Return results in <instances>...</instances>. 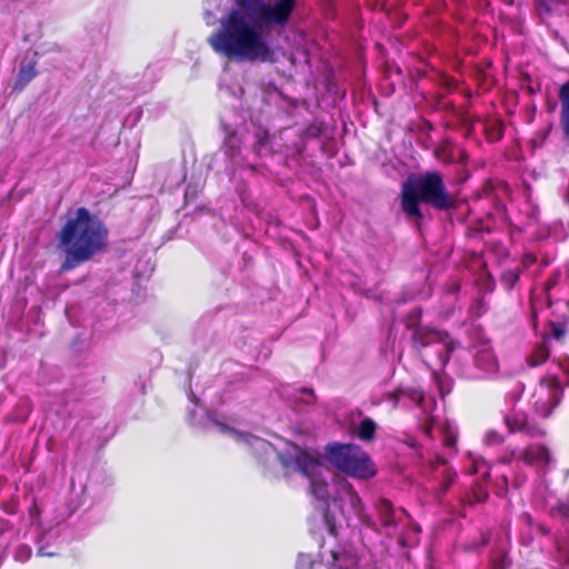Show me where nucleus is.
<instances>
[{"instance_id": "f257e3e1", "label": "nucleus", "mask_w": 569, "mask_h": 569, "mask_svg": "<svg viewBox=\"0 0 569 569\" xmlns=\"http://www.w3.org/2000/svg\"><path fill=\"white\" fill-rule=\"evenodd\" d=\"M220 20L219 28L208 38L211 49L219 56L237 62L276 63L277 48L263 37L266 28H284L296 8V0H236Z\"/></svg>"}, {"instance_id": "f03ea898", "label": "nucleus", "mask_w": 569, "mask_h": 569, "mask_svg": "<svg viewBox=\"0 0 569 569\" xmlns=\"http://www.w3.org/2000/svg\"><path fill=\"white\" fill-rule=\"evenodd\" d=\"M109 231L103 221L87 208L80 207L74 217L67 219L57 234L64 252L59 273L74 270L93 259L108 246Z\"/></svg>"}, {"instance_id": "7ed1b4c3", "label": "nucleus", "mask_w": 569, "mask_h": 569, "mask_svg": "<svg viewBox=\"0 0 569 569\" xmlns=\"http://www.w3.org/2000/svg\"><path fill=\"white\" fill-rule=\"evenodd\" d=\"M421 203L438 211H450L458 207L456 196L448 191L439 171H426L419 176H410L401 184L400 208L407 217L413 218L417 223L423 219Z\"/></svg>"}, {"instance_id": "20e7f679", "label": "nucleus", "mask_w": 569, "mask_h": 569, "mask_svg": "<svg viewBox=\"0 0 569 569\" xmlns=\"http://www.w3.org/2000/svg\"><path fill=\"white\" fill-rule=\"evenodd\" d=\"M326 457L338 470L358 479H369L377 473L376 466L369 455L352 443H329Z\"/></svg>"}, {"instance_id": "39448f33", "label": "nucleus", "mask_w": 569, "mask_h": 569, "mask_svg": "<svg viewBox=\"0 0 569 569\" xmlns=\"http://www.w3.org/2000/svg\"><path fill=\"white\" fill-rule=\"evenodd\" d=\"M433 345H441L442 348L437 352V359L440 367L445 368L450 361L452 352L459 347L448 331L431 326H415L411 332V346L418 352Z\"/></svg>"}, {"instance_id": "423d86ee", "label": "nucleus", "mask_w": 569, "mask_h": 569, "mask_svg": "<svg viewBox=\"0 0 569 569\" xmlns=\"http://www.w3.org/2000/svg\"><path fill=\"white\" fill-rule=\"evenodd\" d=\"M337 502L341 503L339 507L346 520H348L349 516L352 513L358 517L366 527L375 531L379 530L377 522L365 512L362 500L351 483L346 482L341 486L339 496L335 499V503Z\"/></svg>"}, {"instance_id": "0eeeda50", "label": "nucleus", "mask_w": 569, "mask_h": 569, "mask_svg": "<svg viewBox=\"0 0 569 569\" xmlns=\"http://www.w3.org/2000/svg\"><path fill=\"white\" fill-rule=\"evenodd\" d=\"M375 511L379 520V525L388 533L397 530L400 523L409 518V513L402 507H395V505L387 498H379L375 503Z\"/></svg>"}, {"instance_id": "6e6552de", "label": "nucleus", "mask_w": 569, "mask_h": 569, "mask_svg": "<svg viewBox=\"0 0 569 569\" xmlns=\"http://www.w3.org/2000/svg\"><path fill=\"white\" fill-rule=\"evenodd\" d=\"M540 386L547 389L548 399L546 401L537 400L535 402V408L540 416L547 418L552 413L553 409L561 402L563 398V389L557 376H548L541 378Z\"/></svg>"}, {"instance_id": "1a4fd4ad", "label": "nucleus", "mask_w": 569, "mask_h": 569, "mask_svg": "<svg viewBox=\"0 0 569 569\" xmlns=\"http://www.w3.org/2000/svg\"><path fill=\"white\" fill-rule=\"evenodd\" d=\"M473 365L479 370V378L495 376L499 370L498 358L493 348L488 343H481L476 347L473 353Z\"/></svg>"}, {"instance_id": "9d476101", "label": "nucleus", "mask_w": 569, "mask_h": 569, "mask_svg": "<svg viewBox=\"0 0 569 569\" xmlns=\"http://www.w3.org/2000/svg\"><path fill=\"white\" fill-rule=\"evenodd\" d=\"M505 423L511 433L523 432L532 438L545 435L539 426L529 421L527 413L523 411L512 410L505 416Z\"/></svg>"}, {"instance_id": "9b49d317", "label": "nucleus", "mask_w": 569, "mask_h": 569, "mask_svg": "<svg viewBox=\"0 0 569 569\" xmlns=\"http://www.w3.org/2000/svg\"><path fill=\"white\" fill-rule=\"evenodd\" d=\"M296 457L295 463L297 469L307 478L313 475L316 468L321 465L322 456L317 450H308L295 446Z\"/></svg>"}, {"instance_id": "f8f14e48", "label": "nucleus", "mask_w": 569, "mask_h": 569, "mask_svg": "<svg viewBox=\"0 0 569 569\" xmlns=\"http://www.w3.org/2000/svg\"><path fill=\"white\" fill-rule=\"evenodd\" d=\"M558 99L560 103L559 124L563 139L569 142V79L559 87Z\"/></svg>"}, {"instance_id": "ddd939ff", "label": "nucleus", "mask_w": 569, "mask_h": 569, "mask_svg": "<svg viewBox=\"0 0 569 569\" xmlns=\"http://www.w3.org/2000/svg\"><path fill=\"white\" fill-rule=\"evenodd\" d=\"M519 459L528 466H546L550 462V453L546 446H529L519 453Z\"/></svg>"}, {"instance_id": "4468645a", "label": "nucleus", "mask_w": 569, "mask_h": 569, "mask_svg": "<svg viewBox=\"0 0 569 569\" xmlns=\"http://www.w3.org/2000/svg\"><path fill=\"white\" fill-rule=\"evenodd\" d=\"M331 569H350L356 565V557L351 552L346 550L331 551Z\"/></svg>"}, {"instance_id": "2eb2a0df", "label": "nucleus", "mask_w": 569, "mask_h": 569, "mask_svg": "<svg viewBox=\"0 0 569 569\" xmlns=\"http://www.w3.org/2000/svg\"><path fill=\"white\" fill-rule=\"evenodd\" d=\"M37 76L36 70V62L31 61L27 64H22L19 69L16 82H14V89L22 91L26 86Z\"/></svg>"}, {"instance_id": "dca6fc26", "label": "nucleus", "mask_w": 569, "mask_h": 569, "mask_svg": "<svg viewBox=\"0 0 569 569\" xmlns=\"http://www.w3.org/2000/svg\"><path fill=\"white\" fill-rule=\"evenodd\" d=\"M377 432V423L370 417L363 418L356 430V436L365 442H370L375 439Z\"/></svg>"}, {"instance_id": "f3484780", "label": "nucleus", "mask_w": 569, "mask_h": 569, "mask_svg": "<svg viewBox=\"0 0 569 569\" xmlns=\"http://www.w3.org/2000/svg\"><path fill=\"white\" fill-rule=\"evenodd\" d=\"M550 356L549 347L542 342L538 345L528 358V365L530 367L541 366L547 361Z\"/></svg>"}, {"instance_id": "a211bd4d", "label": "nucleus", "mask_w": 569, "mask_h": 569, "mask_svg": "<svg viewBox=\"0 0 569 569\" xmlns=\"http://www.w3.org/2000/svg\"><path fill=\"white\" fill-rule=\"evenodd\" d=\"M308 478L310 479V488L313 496L318 500H327L329 497L328 483L323 479L318 478L313 475Z\"/></svg>"}, {"instance_id": "6ab92c4d", "label": "nucleus", "mask_w": 569, "mask_h": 569, "mask_svg": "<svg viewBox=\"0 0 569 569\" xmlns=\"http://www.w3.org/2000/svg\"><path fill=\"white\" fill-rule=\"evenodd\" d=\"M503 126L500 122H487L485 124V132L490 141L500 140L503 137Z\"/></svg>"}, {"instance_id": "aec40b11", "label": "nucleus", "mask_w": 569, "mask_h": 569, "mask_svg": "<svg viewBox=\"0 0 569 569\" xmlns=\"http://www.w3.org/2000/svg\"><path fill=\"white\" fill-rule=\"evenodd\" d=\"M422 318V308L416 307L413 308L406 317V329L413 331L415 326H423L421 323Z\"/></svg>"}, {"instance_id": "412c9836", "label": "nucleus", "mask_w": 569, "mask_h": 569, "mask_svg": "<svg viewBox=\"0 0 569 569\" xmlns=\"http://www.w3.org/2000/svg\"><path fill=\"white\" fill-rule=\"evenodd\" d=\"M533 2L536 11L540 18H546L552 14V0H533Z\"/></svg>"}, {"instance_id": "4be33fe9", "label": "nucleus", "mask_w": 569, "mask_h": 569, "mask_svg": "<svg viewBox=\"0 0 569 569\" xmlns=\"http://www.w3.org/2000/svg\"><path fill=\"white\" fill-rule=\"evenodd\" d=\"M520 278L519 269H510L502 273L501 282L505 284L507 289H512L513 286L518 282Z\"/></svg>"}, {"instance_id": "5701e85b", "label": "nucleus", "mask_w": 569, "mask_h": 569, "mask_svg": "<svg viewBox=\"0 0 569 569\" xmlns=\"http://www.w3.org/2000/svg\"><path fill=\"white\" fill-rule=\"evenodd\" d=\"M490 563L492 569H507L509 567V561L505 551L495 552L491 556Z\"/></svg>"}, {"instance_id": "b1692460", "label": "nucleus", "mask_w": 569, "mask_h": 569, "mask_svg": "<svg viewBox=\"0 0 569 569\" xmlns=\"http://www.w3.org/2000/svg\"><path fill=\"white\" fill-rule=\"evenodd\" d=\"M456 479H457V472L453 469L446 468L443 470L442 482H441L442 493H446L449 490V488L456 481Z\"/></svg>"}, {"instance_id": "393cba45", "label": "nucleus", "mask_w": 569, "mask_h": 569, "mask_svg": "<svg viewBox=\"0 0 569 569\" xmlns=\"http://www.w3.org/2000/svg\"><path fill=\"white\" fill-rule=\"evenodd\" d=\"M323 520L328 528L329 533L332 537H337L338 528H337L336 516L331 512V510L329 508H327L323 512Z\"/></svg>"}, {"instance_id": "a878e982", "label": "nucleus", "mask_w": 569, "mask_h": 569, "mask_svg": "<svg viewBox=\"0 0 569 569\" xmlns=\"http://www.w3.org/2000/svg\"><path fill=\"white\" fill-rule=\"evenodd\" d=\"M433 107L437 110H447L453 113L457 112L453 102L451 100L446 99V97L442 94L436 97Z\"/></svg>"}, {"instance_id": "bb28decb", "label": "nucleus", "mask_w": 569, "mask_h": 569, "mask_svg": "<svg viewBox=\"0 0 569 569\" xmlns=\"http://www.w3.org/2000/svg\"><path fill=\"white\" fill-rule=\"evenodd\" d=\"M403 397H408L417 406H421L422 402L425 401L423 391L416 388L403 389Z\"/></svg>"}, {"instance_id": "cd10ccee", "label": "nucleus", "mask_w": 569, "mask_h": 569, "mask_svg": "<svg viewBox=\"0 0 569 569\" xmlns=\"http://www.w3.org/2000/svg\"><path fill=\"white\" fill-rule=\"evenodd\" d=\"M550 513L552 516H559L561 518L569 517V503L567 501H558L555 506L551 507Z\"/></svg>"}, {"instance_id": "c85d7f7f", "label": "nucleus", "mask_w": 569, "mask_h": 569, "mask_svg": "<svg viewBox=\"0 0 569 569\" xmlns=\"http://www.w3.org/2000/svg\"><path fill=\"white\" fill-rule=\"evenodd\" d=\"M437 82L441 88H445L449 91L453 90L457 87L456 80L446 73L439 74Z\"/></svg>"}, {"instance_id": "c756f323", "label": "nucleus", "mask_w": 569, "mask_h": 569, "mask_svg": "<svg viewBox=\"0 0 569 569\" xmlns=\"http://www.w3.org/2000/svg\"><path fill=\"white\" fill-rule=\"evenodd\" d=\"M549 327L551 330V336L556 340H560L566 333V325L565 323L551 321L549 323Z\"/></svg>"}, {"instance_id": "7c9ffc66", "label": "nucleus", "mask_w": 569, "mask_h": 569, "mask_svg": "<svg viewBox=\"0 0 569 569\" xmlns=\"http://www.w3.org/2000/svg\"><path fill=\"white\" fill-rule=\"evenodd\" d=\"M386 399L392 403L393 408H397L400 401V398L403 397V389L399 388L395 391L386 393Z\"/></svg>"}, {"instance_id": "2f4dec72", "label": "nucleus", "mask_w": 569, "mask_h": 569, "mask_svg": "<svg viewBox=\"0 0 569 569\" xmlns=\"http://www.w3.org/2000/svg\"><path fill=\"white\" fill-rule=\"evenodd\" d=\"M31 557V548L27 545H20L17 550L14 558L17 560H27Z\"/></svg>"}, {"instance_id": "473e14b6", "label": "nucleus", "mask_w": 569, "mask_h": 569, "mask_svg": "<svg viewBox=\"0 0 569 569\" xmlns=\"http://www.w3.org/2000/svg\"><path fill=\"white\" fill-rule=\"evenodd\" d=\"M459 118H460L462 126L466 128L467 134L468 136L472 134L473 129H475L473 120L466 113H460Z\"/></svg>"}, {"instance_id": "72a5a7b5", "label": "nucleus", "mask_w": 569, "mask_h": 569, "mask_svg": "<svg viewBox=\"0 0 569 569\" xmlns=\"http://www.w3.org/2000/svg\"><path fill=\"white\" fill-rule=\"evenodd\" d=\"M560 273L558 271L552 272L545 282V290L549 292L552 290L559 282Z\"/></svg>"}, {"instance_id": "f704fd0d", "label": "nucleus", "mask_w": 569, "mask_h": 569, "mask_svg": "<svg viewBox=\"0 0 569 569\" xmlns=\"http://www.w3.org/2000/svg\"><path fill=\"white\" fill-rule=\"evenodd\" d=\"M1 509L7 515H16L18 512V509H19V503H18L17 500H10V501H7V502H2L1 503Z\"/></svg>"}, {"instance_id": "c9c22d12", "label": "nucleus", "mask_w": 569, "mask_h": 569, "mask_svg": "<svg viewBox=\"0 0 569 569\" xmlns=\"http://www.w3.org/2000/svg\"><path fill=\"white\" fill-rule=\"evenodd\" d=\"M486 440L489 445H500L503 442V436L495 430L488 431Z\"/></svg>"}, {"instance_id": "e433bc0d", "label": "nucleus", "mask_w": 569, "mask_h": 569, "mask_svg": "<svg viewBox=\"0 0 569 569\" xmlns=\"http://www.w3.org/2000/svg\"><path fill=\"white\" fill-rule=\"evenodd\" d=\"M536 261H537V257L532 252H527L522 257V263H523L525 267H530L533 263H536Z\"/></svg>"}, {"instance_id": "4c0bfd02", "label": "nucleus", "mask_w": 569, "mask_h": 569, "mask_svg": "<svg viewBox=\"0 0 569 569\" xmlns=\"http://www.w3.org/2000/svg\"><path fill=\"white\" fill-rule=\"evenodd\" d=\"M515 458L519 459V453L516 450H511L509 453L503 455L500 461L502 463H510Z\"/></svg>"}, {"instance_id": "58836bf2", "label": "nucleus", "mask_w": 569, "mask_h": 569, "mask_svg": "<svg viewBox=\"0 0 569 569\" xmlns=\"http://www.w3.org/2000/svg\"><path fill=\"white\" fill-rule=\"evenodd\" d=\"M558 366L560 368V370L567 375L568 377V383H569V358L568 359H563V360H559L558 361Z\"/></svg>"}, {"instance_id": "ea45409f", "label": "nucleus", "mask_w": 569, "mask_h": 569, "mask_svg": "<svg viewBox=\"0 0 569 569\" xmlns=\"http://www.w3.org/2000/svg\"><path fill=\"white\" fill-rule=\"evenodd\" d=\"M456 442H457V438L456 436L451 435V433H448L446 435L445 439H443V443L445 446L449 447V448H452L456 446Z\"/></svg>"}, {"instance_id": "a19ab883", "label": "nucleus", "mask_w": 569, "mask_h": 569, "mask_svg": "<svg viewBox=\"0 0 569 569\" xmlns=\"http://www.w3.org/2000/svg\"><path fill=\"white\" fill-rule=\"evenodd\" d=\"M11 529V523L3 519V518H0V536L3 535L4 532L9 531Z\"/></svg>"}, {"instance_id": "79ce46f5", "label": "nucleus", "mask_w": 569, "mask_h": 569, "mask_svg": "<svg viewBox=\"0 0 569 569\" xmlns=\"http://www.w3.org/2000/svg\"><path fill=\"white\" fill-rule=\"evenodd\" d=\"M279 460H280L282 467H284V468H288L291 465V460L288 457H286L284 455H279Z\"/></svg>"}, {"instance_id": "37998d69", "label": "nucleus", "mask_w": 569, "mask_h": 569, "mask_svg": "<svg viewBox=\"0 0 569 569\" xmlns=\"http://www.w3.org/2000/svg\"><path fill=\"white\" fill-rule=\"evenodd\" d=\"M480 231H486L487 233H490L491 230L489 228H486V229H479V230H471L470 231V237H477V233L480 232Z\"/></svg>"}, {"instance_id": "c03bdc74", "label": "nucleus", "mask_w": 569, "mask_h": 569, "mask_svg": "<svg viewBox=\"0 0 569 569\" xmlns=\"http://www.w3.org/2000/svg\"><path fill=\"white\" fill-rule=\"evenodd\" d=\"M184 197L188 198V197H196V192H190V187H187L186 189V192H184Z\"/></svg>"}, {"instance_id": "a18cd8bd", "label": "nucleus", "mask_w": 569, "mask_h": 569, "mask_svg": "<svg viewBox=\"0 0 569 569\" xmlns=\"http://www.w3.org/2000/svg\"><path fill=\"white\" fill-rule=\"evenodd\" d=\"M541 532H542V533H545V535H547V533L549 532V530H548V529H545V528H541Z\"/></svg>"}, {"instance_id": "49530a36", "label": "nucleus", "mask_w": 569, "mask_h": 569, "mask_svg": "<svg viewBox=\"0 0 569 569\" xmlns=\"http://www.w3.org/2000/svg\"><path fill=\"white\" fill-rule=\"evenodd\" d=\"M528 90H529V92H530L531 94H533V93L536 92V91L533 90V88H531V87H529V89H528Z\"/></svg>"}, {"instance_id": "de8ad7c7", "label": "nucleus", "mask_w": 569, "mask_h": 569, "mask_svg": "<svg viewBox=\"0 0 569 569\" xmlns=\"http://www.w3.org/2000/svg\"><path fill=\"white\" fill-rule=\"evenodd\" d=\"M399 542H400L401 545H403V539H402V538H399Z\"/></svg>"}, {"instance_id": "09e8293b", "label": "nucleus", "mask_w": 569, "mask_h": 569, "mask_svg": "<svg viewBox=\"0 0 569 569\" xmlns=\"http://www.w3.org/2000/svg\"><path fill=\"white\" fill-rule=\"evenodd\" d=\"M566 501L569 503V496H568V499Z\"/></svg>"}]
</instances>
